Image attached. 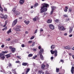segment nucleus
<instances>
[{"mask_svg":"<svg viewBox=\"0 0 74 74\" xmlns=\"http://www.w3.org/2000/svg\"><path fill=\"white\" fill-rule=\"evenodd\" d=\"M47 7H49V4L46 3H43L42 4V6L40 7V13L45 12L47 11Z\"/></svg>","mask_w":74,"mask_h":74,"instance_id":"nucleus-1","label":"nucleus"},{"mask_svg":"<svg viewBox=\"0 0 74 74\" xmlns=\"http://www.w3.org/2000/svg\"><path fill=\"white\" fill-rule=\"evenodd\" d=\"M8 51H2V53H0V58L1 59H5V53H8Z\"/></svg>","mask_w":74,"mask_h":74,"instance_id":"nucleus-2","label":"nucleus"},{"mask_svg":"<svg viewBox=\"0 0 74 74\" xmlns=\"http://www.w3.org/2000/svg\"><path fill=\"white\" fill-rule=\"evenodd\" d=\"M15 10H16L15 8H14L12 10V11H13L14 12V14H16V16L20 14H21L20 13V12L17 11H15Z\"/></svg>","mask_w":74,"mask_h":74,"instance_id":"nucleus-3","label":"nucleus"},{"mask_svg":"<svg viewBox=\"0 0 74 74\" xmlns=\"http://www.w3.org/2000/svg\"><path fill=\"white\" fill-rule=\"evenodd\" d=\"M60 24H59L58 25V29L59 30H61L62 31H64V30H65V29L64 28V27H63V26H60Z\"/></svg>","mask_w":74,"mask_h":74,"instance_id":"nucleus-4","label":"nucleus"},{"mask_svg":"<svg viewBox=\"0 0 74 74\" xmlns=\"http://www.w3.org/2000/svg\"><path fill=\"white\" fill-rule=\"evenodd\" d=\"M9 48L11 50V51L12 52V53H14L15 52V50H16V49L14 48H12V47L10 46L9 47Z\"/></svg>","mask_w":74,"mask_h":74,"instance_id":"nucleus-5","label":"nucleus"},{"mask_svg":"<svg viewBox=\"0 0 74 74\" xmlns=\"http://www.w3.org/2000/svg\"><path fill=\"white\" fill-rule=\"evenodd\" d=\"M56 8L55 6H52L51 7V12H50V14L51 15H52V14L53 12V11L55 10L56 9Z\"/></svg>","mask_w":74,"mask_h":74,"instance_id":"nucleus-6","label":"nucleus"},{"mask_svg":"<svg viewBox=\"0 0 74 74\" xmlns=\"http://www.w3.org/2000/svg\"><path fill=\"white\" fill-rule=\"evenodd\" d=\"M18 22V19H16L13 22L12 26L14 27L16 24V23Z\"/></svg>","mask_w":74,"mask_h":74,"instance_id":"nucleus-7","label":"nucleus"},{"mask_svg":"<svg viewBox=\"0 0 74 74\" xmlns=\"http://www.w3.org/2000/svg\"><path fill=\"white\" fill-rule=\"evenodd\" d=\"M16 31H21V29H20V28L21 27V26L19 25H17L16 27Z\"/></svg>","mask_w":74,"mask_h":74,"instance_id":"nucleus-8","label":"nucleus"},{"mask_svg":"<svg viewBox=\"0 0 74 74\" xmlns=\"http://www.w3.org/2000/svg\"><path fill=\"white\" fill-rule=\"evenodd\" d=\"M49 27H50V29H52V30H53V29H54V26H53V25L52 24H50L49 25Z\"/></svg>","mask_w":74,"mask_h":74,"instance_id":"nucleus-9","label":"nucleus"},{"mask_svg":"<svg viewBox=\"0 0 74 74\" xmlns=\"http://www.w3.org/2000/svg\"><path fill=\"white\" fill-rule=\"evenodd\" d=\"M71 72L72 74H74V67L72 66L71 69Z\"/></svg>","mask_w":74,"mask_h":74,"instance_id":"nucleus-10","label":"nucleus"},{"mask_svg":"<svg viewBox=\"0 0 74 74\" xmlns=\"http://www.w3.org/2000/svg\"><path fill=\"white\" fill-rule=\"evenodd\" d=\"M44 52V49H41L40 51L39 52V54L42 55V53Z\"/></svg>","mask_w":74,"mask_h":74,"instance_id":"nucleus-11","label":"nucleus"},{"mask_svg":"<svg viewBox=\"0 0 74 74\" xmlns=\"http://www.w3.org/2000/svg\"><path fill=\"white\" fill-rule=\"evenodd\" d=\"M55 56H58V51L56 50H55V52H54Z\"/></svg>","mask_w":74,"mask_h":74,"instance_id":"nucleus-12","label":"nucleus"},{"mask_svg":"<svg viewBox=\"0 0 74 74\" xmlns=\"http://www.w3.org/2000/svg\"><path fill=\"white\" fill-rule=\"evenodd\" d=\"M25 2V1L24 0H20V4H23Z\"/></svg>","mask_w":74,"mask_h":74,"instance_id":"nucleus-13","label":"nucleus"},{"mask_svg":"<svg viewBox=\"0 0 74 74\" xmlns=\"http://www.w3.org/2000/svg\"><path fill=\"white\" fill-rule=\"evenodd\" d=\"M40 58L42 60H44V57H43V56L42 54H40Z\"/></svg>","mask_w":74,"mask_h":74,"instance_id":"nucleus-14","label":"nucleus"},{"mask_svg":"<svg viewBox=\"0 0 74 74\" xmlns=\"http://www.w3.org/2000/svg\"><path fill=\"white\" fill-rule=\"evenodd\" d=\"M0 10L2 12H3V8H2V7H1V4L0 3Z\"/></svg>","mask_w":74,"mask_h":74,"instance_id":"nucleus-15","label":"nucleus"},{"mask_svg":"<svg viewBox=\"0 0 74 74\" xmlns=\"http://www.w3.org/2000/svg\"><path fill=\"white\" fill-rule=\"evenodd\" d=\"M27 64H28L26 62H23L22 64V65L24 66H27Z\"/></svg>","mask_w":74,"mask_h":74,"instance_id":"nucleus-16","label":"nucleus"},{"mask_svg":"<svg viewBox=\"0 0 74 74\" xmlns=\"http://www.w3.org/2000/svg\"><path fill=\"white\" fill-rule=\"evenodd\" d=\"M51 49H54L55 48V45H52L51 46Z\"/></svg>","mask_w":74,"mask_h":74,"instance_id":"nucleus-17","label":"nucleus"},{"mask_svg":"<svg viewBox=\"0 0 74 74\" xmlns=\"http://www.w3.org/2000/svg\"><path fill=\"white\" fill-rule=\"evenodd\" d=\"M11 32H12V29H9L8 31L7 32V33L9 34V33H11Z\"/></svg>","mask_w":74,"mask_h":74,"instance_id":"nucleus-18","label":"nucleus"},{"mask_svg":"<svg viewBox=\"0 0 74 74\" xmlns=\"http://www.w3.org/2000/svg\"><path fill=\"white\" fill-rule=\"evenodd\" d=\"M55 50L54 51H53V50H51L50 52L51 53V54H52V55H53V54H54L55 52Z\"/></svg>","mask_w":74,"mask_h":74,"instance_id":"nucleus-19","label":"nucleus"},{"mask_svg":"<svg viewBox=\"0 0 74 74\" xmlns=\"http://www.w3.org/2000/svg\"><path fill=\"white\" fill-rule=\"evenodd\" d=\"M47 22L48 23H51L52 22V20L51 19H49L48 21H47Z\"/></svg>","mask_w":74,"mask_h":74,"instance_id":"nucleus-20","label":"nucleus"},{"mask_svg":"<svg viewBox=\"0 0 74 74\" xmlns=\"http://www.w3.org/2000/svg\"><path fill=\"white\" fill-rule=\"evenodd\" d=\"M45 66L43 64H42L41 66V67L42 69H44V67H45Z\"/></svg>","mask_w":74,"mask_h":74,"instance_id":"nucleus-21","label":"nucleus"},{"mask_svg":"<svg viewBox=\"0 0 74 74\" xmlns=\"http://www.w3.org/2000/svg\"><path fill=\"white\" fill-rule=\"evenodd\" d=\"M5 56L7 57V58H10V57H11L10 55L9 54L5 55Z\"/></svg>","mask_w":74,"mask_h":74,"instance_id":"nucleus-22","label":"nucleus"},{"mask_svg":"<svg viewBox=\"0 0 74 74\" xmlns=\"http://www.w3.org/2000/svg\"><path fill=\"white\" fill-rule=\"evenodd\" d=\"M64 10V12H67V10H68V8L67 6H66Z\"/></svg>","mask_w":74,"mask_h":74,"instance_id":"nucleus-23","label":"nucleus"},{"mask_svg":"<svg viewBox=\"0 0 74 74\" xmlns=\"http://www.w3.org/2000/svg\"><path fill=\"white\" fill-rule=\"evenodd\" d=\"M24 22L25 23V24H26V25H28L30 22H29V21H25Z\"/></svg>","mask_w":74,"mask_h":74,"instance_id":"nucleus-24","label":"nucleus"},{"mask_svg":"<svg viewBox=\"0 0 74 74\" xmlns=\"http://www.w3.org/2000/svg\"><path fill=\"white\" fill-rule=\"evenodd\" d=\"M37 17H35L33 18V20L34 21H37Z\"/></svg>","mask_w":74,"mask_h":74,"instance_id":"nucleus-25","label":"nucleus"},{"mask_svg":"<svg viewBox=\"0 0 74 74\" xmlns=\"http://www.w3.org/2000/svg\"><path fill=\"white\" fill-rule=\"evenodd\" d=\"M37 5H38V3H36L34 5V8H36V7L37 6Z\"/></svg>","mask_w":74,"mask_h":74,"instance_id":"nucleus-26","label":"nucleus"},{"mask_svg":"<svg viewBox=\"0 0 74 74\" xmlns=\"http://www.w3.org/2000/svg\"><path fill=\"white\" fill-rule=\"evenodd\" d=\"M0 17L1 18H2V19H4V15L3 14L1 15L0 16Z\"/></svg>","mask_w":74,"mask_h":74,"instance_id":"nucleus-27","label":"nucleus"},{"mask_svg":"<svg viewBox=\"0 0 74 74\" xmlns=\"http://www.w3.org/2000/svg\"><path fill=\"white\" fill-rule=\"evenodd\" d=\"M55 22H56V23H58L59 22V20L57 19L55 20Z\"/></svg>","mask_w":74,"mask_h":74,"instance_id":"nucleus-28","label":"nucleus"},{"mask_svg":"<svg viewBox=\"0 0 74 74\" xmlns=\"http://www.w3.org/2000/svg\"><path fill=\"white\" fill-rule=\"evenodd\" d=\"M33 56V54H29L28 55V57H32Z\"/></svg>","mask_w":74,"mask_h":74,"instance_id":"nucleus-29","label":"nucleus"},{"mask_svg":"<svg viewBox=\"0 0 74 74\" xmlns=\"http://www.w3.org/2000/svg\"><path fill=\"white\" fill-rule=\"evenodd\" d=\"M7 18V15H5L4 16V19L5 20V19H6V18Z\"/></svg>","mask_w":74,"mask_h":74,"instance_id":"nucleus-30","label":"nucleus"},{"mask_svg":"<svg viewBox=\"0 0 74 74\" xmlns=\"http://www.w3.org/2000/svg\"><path fill=\"white\" fill-rule=\"evenodd\" d=\"M73 30V29L71 28H70V30L69 31V32L70 33H71V32H72V30Z\"/></svg>","mask_w":74,"mask_h":74,"instance_id":"nucleus-31","label":"nucleus"},{"mask_svg":"<svg viewBox=\"0 0 74 74\" xmlns=\"http://www.w3.org/2000/svg\"><path fill=\"white\" fill-rule=\"evenodd\" d=\"M8 67H9L10 68L11 67H12V64H11V63L9 64H8Z\"/></svg>","mask_w":74,"mask_h":74,"instance_id":"nucleus-32","label":"nucleus"},{"mask_svg":"<svg viewBox=\"0 0 74 74\" xmlns=\"http://www.w3.org/2000/svg\"><path fill=\"white\" fill-rule=\"evenodd\" d=\"M42 32H44V30H43V29L42 28H41L40 30V33H41Z\"/></svg>","mask_w":74,"mask_h":74,"instance_id":"nucleus-33","label":"nucleus"},{"mask_svg":"<svg viewBox=\"0 0 74 74\" xmlns=\"http://www.w3.org/2000/svg\"><path fill=\"white\" fill-rule=\"evenodd\" d=\"M65 48L66 49H69L70 48V47L68 46H67L65 47Z\"/></svg>","mask_w":74,"mask_h":74,"instance_id":"nucleus-34","label":"nucleus"},{"mask_svg":"<svg viewBox=\"0 0 74 74\" xmlns=\"http://www.w3.org/2000/svg\"><path fill=\"white\" fill-rule=\"evenodd\" d=\"M63 16L64 17H66V18H68L69 17V16L66 14H64Z\"/></svg>","mask_w":74,"mask_h":74,"instance_id":"nucleus-35","label":"nucleus"},{"mask_svg":"<svg viewBox=\"0 0 74 74\" xmlns=\"http://www.w3.org/2000/svg\"><path fill=\"white\" fill-rule=\"evenodd\" d=\"M59 71V69H56V72H58Z\"/></svg>","mask_w":74,"mask_h":74,"instance_id":"nucleus-36","label":"nucleus"},{"mask_svg":"<svg viewBox=\"0 0 74 74\" xmlns=\"http://www.w3.org/2000/svg\"><path fill=\"white\" fill-rule=\"evenodd\" d=\"M35 42H33V44H32V47H34V45H35Z\"/></svg>","mask_w":74,"mask_h":74,"instance_id":"nucleus-37","label":"nucleus"},{"mask_svg":"<svg viewBox=\"0 0 74 74\" xmlns=\"http://www.w3.org/2000/svg\"><path fill=\"white\" fill-rule=\"evenodd\" d=\"M4 11H6L7 12V9L6 8H4L3 9Z\"/></svg>","mask_w":74,"mask_h":74,"instance_id":"nucleus-38","label":"nucleus"},{"mask_svg":"<svg viewBox=\"0 0 74 74\" xmlns=\"http://www.w3.org/2000/svg\"><path fill=\"white\" fill-rule=\"evenodd\" d=\"M34 38V36H32V37L31 38L30 40H33V38Z\"/></svg>","mask_w":74,"mask_h":74,"instance_id":"nucleus-39","label":"nucleus"},{"mask_svg":"<svg viewBox=\"0 0 74 74\" xmlns=\"http://www.w3.org/2000/svg\"><path fill=\"white\" fill-rule=\"evenodd\" d=\"M32 42L33 41L32 40H30L28 41V43H30V44H31V43H32Z\"/></svg>","mask_w":74,"mask_h":74,"instance_id":"nucleus-40","label":"nucleus"},{"mask_svg":"<svg viewBox=\"0 0 74 74\" xmlns=\"http://www.w3.org/2000/svg\"><path fill=\"white\" fill-rule=\"evenodd\" d=\"M38 72L39 73V74H41V73L42 72V71H39Z\"/></svg>","mask_w":74,"mask_h":74,"instance_id":"nucleus-41","label":"nucleus"},{"mask_svg":"<svg viewBox=\"0 0 74 74\" xmlns=\"http://www.w3.org/2000/svg\"><path fill=\"white\" fill-rule=\"evenodd\" d=\"M6 41H10L11 40V39H10V38H9L8 39H6Z\"/></svg>","mask_w":74,"mask_h":74,"instance_id":"nucleus-42","label":"nucleus"},{"mask_svg":"<svg viewBox=\"0 0 74 74\" xmlns=\"http://www.w3.org/2000/svg\"><path fill=\"white\" fill-rule=\"evenodd\" d=\"M13 30H16V28L14 27L13 28Z\"/></svg>","mask_w":74,"mask_h":74,"instance_id":"nucleus-43","label":"nucleus"},{"mask_svg":"<svg viewBox=\"0 0 74 74\" xmlns=\"http://www.w3.org/2000/svg\"><path fill=\"white\" fill-rule=\"evenodd\" d=\"M17 58H18V59H21V58H20V57H19V56H17Z\"/></svg>","mask_w":74,"mask_h":74,"instance_id":"nucleus-44","label":"nucleus"},{"mask_svg":"<svg viewBox=\"0 0 74 74\" xmlns=\"http://www.w3.org/2000/svg\"><path fill=\"white\" fill-rule=\"evenodd\" d=\"M16 63H20V62L19 61H16Z\"/></svg>","mask_w":74,"mask_h":74,"instance_id":"nucleus-45","label":"nucleus"},{"mask_svg":"<svg viewBox=\"0 0 74 74\" xmlns=\"http://www.w3.org/2000/svg\"><path fill=\"white\" fill-rule=\"evenodd\" d=\"M29 71H30V69H27V70L26 71L28 72Z\"/></svg>","mask_w":74,"mask_h":74,"instance_id":"nucleus-46","label":"nucleus"},{"mask_svg":"<svg viewBox=\"0 0 74 74\" xmlns=\"http://www.w3.org/2000/svg\"><path fill=\"white\" fill-rule=\"evenodd\" d=\"M60 61L61 62L64 63V60H61Z\"/></svg>","mask_w":74,"mask_h":74,"instance_id":"nucleus-47","label":"nucleus"},{"mask_svg":"<svg viewBox=\"0 0 74 74\" xmlns=\"http://www.w3.org/2000/svg\"><path fill=\"white\" fill-rule=\"evenodd\" d=\"M33 51H37V49H33Z\"/></svg>","mask_w":74,"mask_h":74,"instance_id":"nucleus-48","label":"nucleus"},{"mask_svg":"<svg viewBox=\"0 0 74 74\" xmlns=\"http://www.w3.org/2000/svg\"><path fill=\"white\" fill-rule=\"evenodd\" d=\"M1 47L2 48H4V45H2L1 46Z\"/></svg>","mask_w":74,"mask_h":74,"instance_id":"nucleus-49","label":"nucleus"},{"mask_svg":"<svg viewBox=\"0 0 74 74\" xmlns=\"http://www.w3.org/2000/svg\"><path fill=\"white\" fill-rule=\"evenodd\" d=\"M37 29H36L35 31V33H37Z\"/></svg>","mask_w":74,"mask_h":74,"instance_id":"nucleus-50","label":"nucleus"},{"mask_svg":"<svg viewBox=\"0 0 74 74\" xmlns=\"http://www.w3.org/2000/svg\"><path fill=\"white\" fill-rule=\"evenodd\" d=\"M21 46L22 47H25V45H24V44H22L21 45Z\"/></svg>","mask_w":74,"mask_h":74,"instance_id":"nucleus-51","label":"nucleus"},{"mask_svg":"<svg viewBox=\"0 0 74 74\" xmlns=\"http://www.w3.org/2000/svg\"><path fill=\"white\" fill-rule=\"evenodd\" d=\"M51 60H53V56L51 57Z\"/></svg>","mask_w":74,"mask_h":74,"instance_id":"nucleus-52","label":"nucleus"},{"mask_svg":"<svg viewBox=\"0 0 74 74\" xmlns=\"http://www.w3.org/2000/svg\"><path fill=\"white\" fill-rule=\"evenodd\" d=\"M46 66L47 67H49V65H48V64H47Z\"/></svg>","mask_w":74,"mask_h":74,"instance_id":"nucleus-53","label":"nucleus"},{"mask_svg":"<svg viewBox=\"0 0 74 74\" xmlns=\"http://www.w3.org/2000/svg\"><path fill=\"white\" fill-rule=\"evenodd\" d=\"M69 20H70V19H69V18L66 19L67 21H69Z\"/></svg>","mask_w":74,"mask_h":74,"instance_id":"nucleus-54","label":"nucleus"},{"mask_svg":"<svg viewBox=\"0 0 74 74\" xmlns=\"http://www.w3.org/2000/svg\"><path fill=\"white\" fill-rule=\"evenodd\" d=\"M38 48L39 49H41V47L40 46H38Z\"/></svg>","mask_w":74,"mask_h":74,"instance_id":"nucleus-55","label":"nucleus"},{"mask_svg":"<svg viewBox=\"0 0 74 74\" xmlns=\"http://www.w3.org/2000/svg\"><path fill=\"white\" fill-rule=\"evenodd\" d=\"M25 34H28V31H26L25 32Z\"/></svg>","mask_w":74,"mask_h":74,"instance_id":"nucleus-56","label":"nucleus"},{"mask_svg":"<svg viewBox=\"0 0 74 74\" xmlns=\"http://www.w3.org/2000/svg\"><path fill=\"white\" fill-rule=\"evenodd\" d=\"M72 36H73V35H72V34L70 35L69 36V37H72Z\"/></svg>","mask_w":74,"mask_h":74,"instance_id":"nucleus-57","label":"nucleus"},{"mask_svg":"<svg viewBox=\"0 0 74 74\" xmlns=\"http://www.w3.org/2000/svg\"><path fill=\"white\" fill-rule=\"evenodd\" d=\"M44 15H47V13L45 12L44 13Z\"/></svg>","mask_w":74,"mask_h":74,"instance_id":"nucleus-58","label":"nucleus"},{"mask_svg":"<svg viewBox=\"0 0 74 74\" xmlns=\"http://www.w3.org/2000/svg\"><path fill=\"white\" fill-rule=\"evenodd\" d=\"M6 29H7V28H6V27H5V28H4L3 30H6Z\"/></svg>","mask_w":74,"mask_h":74,"instance_id":"nucleus-59","label":"nucleus"},{"mask_svg":"<svg viewBox=\"0 0 74 74\" xmlns=\"http://www.w3.org/2000/svg\"><path fill=\"white\" fill-rule=\"evenodd\" d=\"M69 12H71V9H70L69 10Z\"/></svg>","mask_w":74,"mask_h":74,"instance_id":"nucleus-60","label":"nucleus"},{"mask_svg":"<svg viewBox=\"0 0 74 74\" xmlns=\"http://www.w3.org/2000/svg\"><path fill=\"white\" fill-rule=\"evenodd\" d=\"M67 33H66L64 34V35L67 36Z\"/></svg>","mask_w":74,"mask_h":74,"instance_id":"nucleus-61","label":"nucleus"},{"mask_svg":"<svg viewBox=\"0 0 74 74\" xmlns=\"http://www.w3.org/2000/svg\"><path fill=\"white\" fill-rule=\"evenodd\" d=\"M72 50L74 51V46L72 48Z\"/></svg>","mask_w":74,"mask_h":74,"instance_id":"nucleus-62","label":"nucleus"},{"mask_svg":"<svg viewBox=\"0 0 74 74\" xmlns=\"http://www.w3.org/2000/svg\"><path fill=\"white\" fill-rule=\"evenodd\" d=\"M19 19H22V17H20Z\"/></svg>","mask_w":74,"mask_h":74,"instance_id":"nucleus-63","label":"nucleus"},{"mask_svg":"<svg viewBox=\"0 0 74 74\" xmlns=\"http://www.w3.org/2000/svg\"><path fill=\"white\" fill-rule=\"evenodd\" d=\"M72 57H73V59H74V55L72 56Z\"/></svg>","mask_w":74,"mask_h":74,"instance_id":"nucleus-64","label":"nucleus"}]
</instances>
